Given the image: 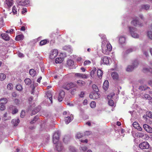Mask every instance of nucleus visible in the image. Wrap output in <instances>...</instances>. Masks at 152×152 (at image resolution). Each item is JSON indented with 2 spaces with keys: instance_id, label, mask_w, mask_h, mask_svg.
<instances>
[{
  "instance_id": "1",
  "label": "nucleus",
  "mask_w": 152,
  "mask_h": 152,
  "mask_svg": "<svg viewBox=\"0 0 152 152\" xmlns=\"http://www.w3.org/2000/svg\"><path fill=\"white\" fill-rule=\"evenodd\" d=\"M107 42L106 38L104 37L102 42V51L106 55H108L112 50V46L110 43H108L106 45H105Z\"/></svg>"
},
{
  "instance_id": "2",
  "label": "nucleus",
  "mask_w": 152,
  "mask_h": 152,
  "mask_svg": "<svg viewBox=\"0 0 152 152\" xmlns=\"http://www.w3.org/2000/svg\"><path fill=\"white\" fill-rule=\"evenodd\" d=\"M129 29L132 37L134 38H137L139 37V35L136 33V28L133 27H129Z\"/></svg>"
},
{
  "instance_id": "3",
  "label": "nucleus",
  "mask_w": 152,
  "mask_h": 152,
  "mask_svg": "<svg viewBox=\"0 0 152 152\" xmlns=\"http://www.w3.org/2000/svg\"><path fill=\"white\" fill-rule=\"evenodd\" d=\"M149 144L147 142H144L140 143L139 145V147L142 150L148 149L149 148Z\"/></svg>"
},
{
  "instance_id": "4",
  "label": "nucleus",
  "mask_w": 152,
  "mask_h": 152,
  "mask_svg": "<svg viewBox=\"0 0 152 152\" xmlns=\"http://www.w3.org/2000/svg\"><path fill=\"white\" fill-rule=\"evenodd\" d=\"M138 62L136 60L133 63V66H128L126 69V70L128 72H131L132 71L135 67H136L138 65Z\"/></svg>"
},
{
  "instance_id": "5",
  "label": "nucleus",
  "mask_w": 152,
  "mask_h": 152,
  "mask_svg": "<svg viewBox=\"0 0 152 152\" xmlns=\"http://www.w3.org/2000/svg\"><path fill=\"white\" fill-rule=\"evenodd\" d=\"M60 133L58 132H56L54 133L53 136V141L54 144L57 143L58 141Z\"/></svg>"
},
{
  "instance_id": "6",
  "label": "nucleus",
  "mask_w": 152,
  "mask_h": 152,
  "mask_svg": "<svg viewBox=\"0 0 152 152\" xmlns=\"http://www.w3.org/2000/svg\"><path fill=\"white\" fill-rule=\"evenodd\" d=\"M58 53V51L56 49H55L52 50L50 52L49 55V58L51 59H53L55 58Z\"/></svg>"
},
{
  "instance_id": "7",
  "label": "nucleus",
  "mask_w": 152,
  "mask_h": 152,
  "mask_svg": "<svg viewBox=\"0 0 152 152\" xmlns=\"http://www.w3.org/2000/svg\"><path fill=\"white\" fill-rule=\"evenodd\" d=\"M75 86V84L72 83H66L63 86V88L67 90H69L70 88L73 87Z\"/></svg>"
},
{
  "instance_id": "8",
  "label": "nucleus",
  "mask_w": 152,
  "mask_h": 152,
  "mask_svg": "<svg viewBox=\"0 0 152 152\" xmlns=\"http://www.w3.org/2000/svg\"><path fill=\"white\" fill-rule=\"evenodd\" d=\"M13 0H5L4 6L6 8L9 9L13 5Z\"/></svg>"
},
{
  "instance_id": "9",
  "label": "nucleus",
  "mask_w": 152,
  "mask_h": 152,
  "mask_svg": "<svg viewBox=\"0 0 152 152\" xmlns=\"http://www.w3.org/2000/svg\"><path fill=\"white\" fill-rule=\"evenodd\" d=\"M18 4L20 6H25L29 4V0H17Z\"/></svg>"
},
{
  "instance_id": "10",
  "label": "nucleus",
  "mask_w": 152,
  "mask_h": 152,
  "mask_svg": "<svg viewBox=\"0 0 152 152\" xmlns=\"http://www.w3.org/2000/svg\"><path fill=\"white\" fill-rule=\"evenodd\" d=\"M100 96V94L97 92L91 93L89 95V97L94 99L99 98Z\"/></svg>"
},
{
  "instance_id": "11",
  "label": "nucleus",
  "mask_w": 152,
  "mask_h": 152,
  "mask_svg": "<svg viewBox=\"0 0 152 152\" xmlns=\"http://www.w3.org/2000/svg\"><path fill=\"white\" fill-rule=\"evenodd\" d=\"M64 96L65 92L62 90L60 91L58 98V101L59 102H61L62 101L63 99Z\"/></svg>"
},
{
  "instance_id": "12",
  "label": "nucleus",
  "mask_w": 152,
  "mask_h": 152,
  "mask_svg": "<svg viewBox=\"0 0 152 152\" xmlns=\"http://www.w3.org/2000/svg\"><path fill=\"white\" fill-rule=\"evenodd\" d=\"M143 127L145 130L148 133H152V128L147 124H144Z\"/></svg>"
},
{
  "instance_id": "13",
  "label": "nucleus",
  "mask_w": 152,
  "mask_h": 152,
  "mask_svg": "<svg viewBox=\"0 0 152 152\" xmlns=\"http://www.w3.org/2000/svg\"><path fill=\"white\" fill-rule=\"evenodd\" d=\"M136 50V48L134 47L129 48L127 49L124 52V54H129L131 52L135 51Z\"/></svg>"
},
{
  "instance_id": "14",
  "label": "nucleus",
  "mask_w": 152,
  "mask_h": 152,
  "mask_svg": "<svg viewBox=\"0 0 152 152\" xmlns=\"http://www.w3.org/2000/svg\"><path fill=\"white\" fill-rule=\"evenodd\" d=\"M133 127L136 129H137L138 130L141 131L142 130V128L140 127L137 122H134L133 124Z\"/></svg>"
},
{
  "instance_id": "15",
  "label": "nucleus",
  "mask_w": 152,
  "mask_h": 152,
  "mask_svg": "<svg viewBox=\"0 0 152 152\" xmlns=\"http://www.w3.org/2000/svg\"><path fill=\"white\" fill-rule=\"evenodd\" d=\"M73 119V115L72 117L68 116L65 117V123L66 124H68Z\"/></svg>"
},
{
  "instance_id": "16",
  "label": "nucleus",
  "mask_w": 152,
  "mask_h": 152,
  "mask_svg": "<svg viewBox=\"0 0 152 152\" xmlns=\"http://www.w3.org/2000/svg\"><path fill=\"white\" fill-rule=\"evenodd\" d=\"M75 75L78 77H82L83 78L86 79L88 78V75L80 73H76Z\"/></svg>"
},
{
  "instance_id": "17",
  "label": "nucleus",
  "mask_w": 152,
  "mask_h": 152,
  "mask_svg": "<svg viewBox=\"0 0 152 152\" xmlns=\"http://www.w3.org/2000/svg\"><path fill=\"white\" fill-rule=\"evenodd\" d=\"M131 23L135 26H137V25L141 26V24L139 22V20L137 19L132 20L131 22Z\"/></svg>"
},
{
  "instance_id": "18",
  "label": "nucleus",
  "mask_w": 152,
  "mask_h": 152,
  "mask_svg": "<svg viewBox=\"0 0 152 152\" xmlns=\"http://www.w3.org/2000/svg\"><path fill=\"white\" fill-rule=\"evenodd\" d=\"M63 147L61 143L60 142H58L56 146V148L58 151H61L63 149Z\"/></svg>"
},
{
  "instance_id": "19",
  "label": "nucleus",
  "mask_w": 152,
  "mask_h": 152,
  "mask_svg": "<svg viewBox=\"0 0 152 152\" xmlns=\"http://www.w3.org/2000/svg\"><path fill=\"white\" fill-rule=\"evenodd\" d=\"M1 36L2 37V38L6 41L10 40V37L9 35L6 34H2L1 35Z\"/></svg>"
},
{
  "instance_id": "20",
  "label": "nucleus",
  "mask_w": 152,
  "mask_h": 152,
  "mask_svg": "<svg viewBox=\"0 0 152 152\" xmlns=\"http://www.w3.org/2000/svg\"><path fill=\"white\" fill-rule=\"evenodd\" d=\"M109 82L108 80H106L104 81L103 84V88L104 89L106 90H107L108 87Z\"/></svg>"
},
{
  "instance_id": "21",
  "label": "nucleus",
  "mask_w": 152,
  "mask_h": 152,
  "mask_svg": "<svg viewBox=\"0 0 152 152\" xmlns=\"http://www.w3.org/2000/svg\"><path fill=\"white\" fill-rule=\"evenodd\" d=\"M12 123L14 126H16L18 125L20 122V120L19 119H13L12 121Z\"/></svg>"
},
{
  "instance_id": "22",
  "label": "nucleus",
  "mask_w": 152,
  "mask_h": 152,
  "mask_svg": "<svg viewBox=\"0 0 152 152\" xmlns=\"http://www.w3.org/2000/svg\"><path fill=\"white\" fill-rule=\"evenodd\" d=\"M102 60L103 61L104 64H109V59L107 57V56H104L102 58Z\"/></svg>"
},
{
  "instance_id": "23",
  "label": "nucleus",
  "mask_w": 152,
  "mask_h": 152,
  "mask_svg": "<svg viewBox=\"0 0 152 152\" xmlns=\"http://www.w3.org/2000/svg\"><path fill=\"white\" fill-rule=\"evenodd\" d=\"M142 98L145 99L149 100H151L152 99V98L150 96V95L147 94H144L142 96Z\"/></svg>"
},
{
  "instance_id": "24",
  "label": "nucleus",
  "mask_w": 152,
  "mask_h": 152,
  "mask_svg": "<svg viewBox=\"0 0 152 152\" xmlns=\"http://www.w3.org/2000/svg\"><path fill=\"white\" fill-rule=\"evenodd\" d=\"M111 75L114 79L117 80L118 78V74L116 72H112Z\"/></svg>"
},
{
  "instance_id": "25",
  "label": "nucleus",
  "mask_w": 152,
  "mask_h": 152,
  "mask_svg": "<svg viewBox=\"0 0 152 152\" xmlns=\"http://www.w3.org/2000/svg\"><path fill=\"white\" fill-rule=\"evenodd\" d=\"M24 36L23 34L19 35L16 36L15 39L16 41H19L22 40L24 39Z\"/></svg>"
},
{
  "instance_id": "26",
  "label": "nucleus",
  "mask_w": 152,
  "mask_h": 152,
  "mask_svg": "<svg viewBox=\"0 0 152 152\" xmlns=\"http://www.w3.org/2000/svg\"><path fill=\"white\" fill-rule=\"evenodd\" d=\"M47 97L48 100L52 104V95L50 93H48L47 94Z\"/></svg>"
},
{
  "instance_id": "27",
  "label": "nucleus",
  "mask_w": 152,
  "mask_h": 152,
  "mask_svg": "<svg viewBox=\"0 0 152 152\" xmlns=\"http://www.w3.org/2000/svg\"><path fill=\"white\" fill-rule=\"evenodd\" d=\"M7 102V100L5 98H2L0 99V104H6Z\"/></svg>"
},
{
  "instance_id": "28",
  "label": "nucleus",
  "mask_w": 152,
  "mask_h": 152,
  "mask_svg": "<svg viewBox=\"0 0 152 152\" xmlns=\"http://www.w3.org/2000/svg\"><path fill=\"white\" fill-rule=\"evenodd\" d=\"M30 75L33 77H34L36 74V71L34 69H31L29 70Z\"/></svg>"
},
{
  "instance_id": "29",
  "label": "nucleus",
  "mask_w": 152,
  "mask_h": 152,
  "mask_svg": "<svg viewBox=\"0 0 152 152\" xmlns=\"http://www.w3.org/2000/svg\"><path fill=\"white\" fill-rule=\"evenodd\" d=\"M77 83L78 85L80 86H82L85 85V82L83 81L79 80L77 81Z\"/></svg>"
},
{
  "instance_id": "30",
  "label": "nucleus",
  "mask_w": 152,
  "mask_h": 152,
  "mask_svg": "<svg viewBox=\"0 0 152 152\" xmlns=\"http://www.w3.org/2000/svg\"><path fill=\"white\" fill-rule=\"evenodd\" d=\"M148 88H149L146 86H140L139 89L141 91H145Z\"/></svg>"
},
{
  "instance_id": "31",
  "label": "nucleus",
  "mask_w": 152,
  "mask_h": 152,
  "mask_svg": "<svg viewBox=\"0 0 152 152\" xmlns=\"http://www.w3.org/2000/svg\"><path fill=\"white\" fill-rule=\"evenodd\" d=\"M25 84L29 86L31 83V80L29 78L26 79L24 80Z\"/></svg>"
},
{
  "instance_id": "32",
  "label": "nucleus",
  "mask_w": 152,
  "mask_h": 152,
  "mask_svg": "<svg viewBox=\"0 0 152 152\" xmlns=\"http://www.w3.org/2000/svg\"><path fill=\"white\" fill-rule=\"evenodd\" d=\"M125 38L123 37H120L119 39V42L121 44H123L125 42Z\"/></svg>"
},
{
  "instance_id": "33",
  "label": "nucleus",
  "mask_w": 152,
  "mask_h": 152,
  "mask_svg": "<svg viewBox=\"0 0 152 152\" xmlns=\"http://www.w3.org/2000/svg\"><path fill=\"white\" fill-rule=\"evenodd\" d=\"M64 58H57L56 59V63H61L63 61Z\"/></svg>"
},
{
  "instance_id": "34",
  "label": "nucleus",
  "mask_w": 152,
  "mask_h": 152,
  "mask_svg": "<svg viewBox=\"0 0 152 152\" xmlns=\"http://www.w3.org/2000/svg\"><path fill=\"white\" fill-rule=\"evenodd\" d=\"M6 78V75L4 73L0 74V80L3 81Z\"/></svg>"
},
{
  "instance_id": "35",
  "label": "nucleus",
  "mask_w": 152,
  "mask_h": 152,
  "mask_svg": "<svg viewBox=\"0 0 152 152\" xmlns=\"http://www.w3.org/2000/svg\"><path fill=\"white\" fill-rule=\"evenodd\" d=\"M74 62L72 60H68L67 61V64L69 66H72L74 65Z\"/></svg>"
},
{
  "instance_id": "36",
  "label": "nucleus",
  "mask_w": 152,
  "mask_h": 152,
  "mask_svg": "<svg viewBox=\"0 0 152 152\" xmlns=\"http://www.w3.org/2000/svg\"><path fill=\"white\" fill-rule=\"evenodd\" d=\"M143 72L145 73H146L148 72H150L152 73V69H148L147 68H145L143 69Z\"/></svg>"
},
{
  "instance_id": "37",
  "label": "nucleus",
  "mask_w": 152,
  "mask_h": 152,
  "mask_svg": "<svg viewBox=\"0 0 152 152\" xmlns=\"http://www.w3.org/2000/svg\"><path fill=\"white\" fill-rule=\"evenodd\" d=\"M69 150L70 152H76V150L73 146H70L69 148Z\"/></svg>"
},
{
  "instance_id": "38",
  "label": "nucleus",
  "mask_w": 152,
  "mask_h": 152,
  "mask_svg": "<svg viewBox=\"0 0 152 152\" xmlns=\"http://www.w3.org/2000/svg\"><path fill=\"white\" fill-rule=\"evenodd\" d=\"M18 11L17 7H15V6H13L12 7V12L14 14H17Z\"/></svg>"
},
{
  "instance_id": "39",
  "label": "nucleus",
  "mask_w": 152,
  "mask_h": 152,
  "mask_svg": "<svg viewBox=\"0 0 152 152\" xmlns=\"http://www.w3.org/2000/svg\"><path fill=\"white\" fill-rule=\"evenodd\" d=\"M97 74L99 78H100V77H101L102 76V75L103 72L101 70L99 69L97 71Z\"/></svg>"
},
{
  "instance_id": "40",
  "label": "nucleus",
  "mask_w": 152,
  "mask_h": 152,
  "mask_svg": "<svg viewBox=\"0 0 152 152\" xmlns=\"http://www.w3.org/2000/svg\"><path fill=\"white\" fill-rule=\"evenodd\" d=\"M0 27H2L3 26L4 24V19H3V17H1L0 18Z\"/></svg>"
},
{
  "instance_id": "41",
  "label": "nucleus",
  "mask_w": 152,
  "mask_h": 152,
  "mask_svg": "<svg viewBox=\"0 0 152 152\" xmlns=\"http://www.w3.org/2000/svg\"><path fill=\"white\" fill-rule=\"evenodd\" d=\"M47 42V41L46 39H45L41 41L40 42V45L42 46L46 44Z\"/></svg>"
},
{
  "instance_id": "42",
  "label": "nucleus",
  "mask_w": 152,
  "mask_h": 152,
  "mask_svg": "<svg viewBox=\"0 0 152 152\" xmlns=\"http://www.w3.org/2000/svg\"><path fill=\"white\" fill-rule=\"evenodd\" d=\"M148 37L150 39L152 40V31H149L147 33Z\"/></svg>"
},
{
  "instance_id": "43",
  "label": "nucleus",
  "mask_w": 152,
  "mask_h": 152,
  "mask_svg": "<svg viewBox=\"0 0 152 152\" xmlns=\"http://www.w3.org/2000/svg\"><path fill=\"white\" fill-rule=\"evenodd\" d=\"M92 88L93 89V90L95 92H98L99 91V90L98 89V88H97V86L95 85H93L92 86Z\"/></svg>"
},
{
  "instance_id": "44",
  "label": "nucleus",
  "mask_w": 152,
  "mask_h": 152,
  "mask_svg": "<svg viewBox=\"0 0 152 152\" xmlns=\"http://www.w3.org/2000/svg\"><path fill=\"white\" fill-rule=\"evenodd\" d=\"M38 116H36L34 117V119L30 122L31 124H33L38 119Z\"/></svg>"
},
{
  "instance_id": "45",
  "label": "nucleus",
  "mask_w": 152,
  "mask_h": 152,
  "mask_svg": "<svg viewBox=\"0 0 152 152\" xmlns=\"http://www.w3.org/2000/svg\"><path fill=\"white\" fill-rule=\"evenodd\" d=\"M16 89L19 91H21L22 89V87L20 85H18L16 86Z\"/></svg>"
},
{
  "instance_id": "46",
  "label": "nucleus",
  "mask_w": 152,
  "mask_h": 152,
  "mask_svg": "<svg viewBox=\"0 0 152 152\" xmlns=\"http://www.w3.org/2000/svg\"><path fill=\"white\" fill-rule=\"evenodd\" d=\"M149 7L150 6L148 4L144 5L142 6V8L146 10H148L149 9Z\"/></svg>"
},
{
  "instance_id": "47",
  "label": "nucleus",
  "mask_w": 152,
  "mask_h": 152,
  "mask_svg": "<svg viewBox=\"0 0 152 152\" xmlns=\"http://www.w3.org/2000/svg\"><path fill=\"white\" fill-rule=\"evenodd\" d=\"M83 136V134L80 133H77L76 135V137L78 139L82 137Z\"/></svg>"
},
{
  "instance_id": "48",
  "label": "nucleus",
  "mask_w": 152,
  "mask_h": 152,
  "mask_svg": "<svg viewBox=\"0 0 152 152\" xmlns=\"http://www.w3.org/2000/svg\"><path fill=\"white\" fill-rule=\"evenodd\" d=\"M91 108H94L96 106V102L94 101H92L90 104Z\"/></svg>"
},
{
  "instance_id": "49",
  "label": "nucleus",
  "mask_w": 152,
  "mask_h": 152,
  "mask_svg": "<svg viewBox=\"0 0 152 152\" xmlns=\"http://www.w3.org/2000/svg\"><path fill=\"white\" fill-rule=\"evenodd\" d=\"M7 88L8 89L11 90L13 88V85L12 83H9L8 84Z\"/></svg>"
},
{
  "instance_id": "50",
  "label": "nucleus",
  "mask_w": 152,
  "mask_h": 152,
  "mask_svg": "<svg viewBox=\"0 0 152 152\" xmlns=\"http://www.w3.org/2000/svg\"><path fill=\"white\" fill-rule=\"evenodd\" d=\"M108 103L109 105L111 106H113L114 105V102L112 100H109L108 101Z\"/></svg>"
},
{
  "instance_id": "51",
  "label": "nucleus",
  "mask_w": 152,
  "mask_h": 152,
  "mask_svg": "<svg viewBox=\"0 0 152 152\" xmlns=\"http://www.w3.org/2000/svg\"><path fill=\"white\" fill-rule=\"evenodd\" d=\"M144 136L143 133H138L137 134V136L139 137L142 138Z\"/></svg>"
},
{
  "instance_id": "52",
  "label": "nucleus",
  "mask_w": 152,
  "mask_h": 152,
  "mask_svg": "<svg viewBox=\"0 0 152 152\" xmlns=\"http://www.w3.org/2000/svg\"><path fill=\"white\" fill-rule=\"evenodd\" d=\"M91 63V62L90 61H86L84 62V65L86 66L87 65H89Z\"/></svg>"
},
{
  "instance_id": "53",
  "label": "nucleus",
  "mask_w": 152,
  "mask_h": 152,
  "mask_svg": "<svg viewBox=\"0 0 152 152\" xmlns=\"http://www.w3.org/2000/svg\"><path fill=\"white\" fill-rule=\"evenodd\" d=\"M91 132L90 131H86L85 132V136H88L91 134Z\"/></svg>"
},
{
  "instance_id": "54",
  "label": "nucleus",
  "mask_w": 152,
  "mask_h": 152,
  "mask_svg": "<svg viewBox=\"0 0 152 152\" xmlns=\"http://www.w3.org/2000/svg\"><path fill=\"white\" fill-rule=\"evenodd\" d=\"M25 112L24 111H22L20 115L21 117L23 118L25 115Z\"/></svg>"
},
{
  "instance_id": "55",
  "label": "nucleus",
  "mask_w": 152,
  "mask_h": 152,
  "mask_svg": "<svg viewBox=\"0 0 152 152\" xmlns=\"http://www.w3.org/2000/svg\"><path fill=\"white\" fill-rule=\"evenodd\" d=\"M85 93L84 92L81 91L80 94H79V96L80 97H83L84 96Z\"/></svg>"
},
{
  "instance_id": "56",
  "label": "nucleus",
  "mask_w": 152,
  "mask_h": 152,
  "mask_svg": "<svg viewBox=\"0 0 152 152\" xmlns=\"http://www.w3.org/2000/svg\"><path fill=\"white\" fill-rule=\"evenodd\" d=\"M18 111V110L16 109H14L12 111V114H13L16 113Z\"/></svg>"
},
{
  "instance_id": "57",
  "label": "nucleus",
  "mask_w": 152,
  "mask_h": 152,
  "mask_svg": "<svg viewBox=\"0 0 152 152\" xmlns=\"http://www.w3.org/2000/svg\"><path fill=\"white\" fill-rule=\"evenodd\" d=\"M0 107V110H5V107L4 104H1Z\"/></svg>"
},
{
  "instance_id": "58",
  "label": "nucleus",
  "mask_w": 152,
  "mask_h": 152,
  "mask_svg": "<svg viewBox=\"0 0 152 152\" xmlns=\"http://www.w3.org/2000/svg\"><path fill=\"white\" fill-rule=\"evenodd\" d=\"M18 56L20 57H24V55L23 54L20 52H18Z\"/></svg>"
},
{
  "instance_id": "59",
  "label": "nucleus",
  "mask_w": 152,
  "mask_h": 152,
  "mask_svg": "<svg viewBox=\"0 0 152 152\" xmlns=\"http://www.w3.org/2000/svg\"><path fill=\"white\" fill-rule=\"evenodd\" d=\"M81 148L82 150L83 151H86L87 149V147L85 146L81 147Z\"/></svg>"
},
{
  "instance_id": "60",
  "label": "nucleus",
  "mask_w": 152,
  "mask_h": 152,
  "mask_svg": "<svg viewBox=\"0 0 152 152\" xmlns=\"http://www.w3.org/2000/svg\"><path fill=\"white\" fill-rule=\"evenodd\" d=\"M14 31V30L13 29H10V30H7L6 31V32L7 33H11L12 32Z\"/></svg>"
},
{
  "instance_id": "61",
  "label": "nucleus",
  "mask_w": 152,
  "mask_h": 152,
  "mask_svg": "<svg viewBox=\"0 0 152 152\" xmlns=\"http://www.w3.org/2000/svg\"><path fill=\"white\" fill-rule=\"evenodd\" d=\"M95 71H96V70H92L91 71V77H92V76L94 75Z\"/></svg>"
},
{
  "instance_id": "62",
  "label": "nucleus",
  "mask_w": 152,
  "mask_h": 152,
  "mask_svg": "<svg viewBox=\"0 0 152 152\" xmlns=\"http://www.w3.org/2000/svg\"><path fill=\"white\" fill-rule=\"evenodd\" d=\"M14 102L16 104H19V101L18 99H15L14 100Z\"/></svg>"
},
{
  "instance_id": "63",
  "label": "nucleus",
  "mask_w": 152,
  "mask_h": 152,
  "mask_svg": "<svg viewBox=\"0 0 152 152\" xmlns=\"http://www.w3.org/2000/svg\"><path fill=\"white\" fill-rule=\"evenodd\" d=\"M151 112H147L146 113V116H147L149 118H150L151 115H150V113H151Z\"/></svg>"
},
{
  "instance_id": "64",
  "label": "nucleus",
  "mask_w": 152,
  "mask_h": 152,
  "mask_svg": "<svg viewBox=\"0 0 152 152\" xmlns=\"http://www.w3.org/2000/svg\"><path fill=\"white\" fill-rule=\"evenodd\" d=\"M148 83L149 85L152 86V80H150L148 81Z\"/></svg>"
}]
</instances>
